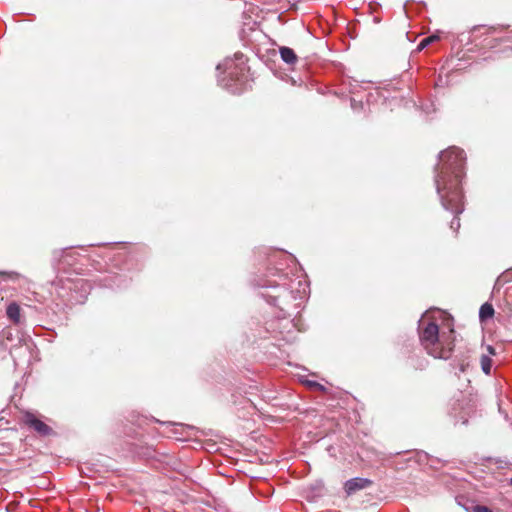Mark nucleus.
Returning a JSON list of instances; mask_svg holds the SVG:
<instances>
[{
	"instance_id": "1a4fd4ad",
	"label": "nucleus",
	"mask_w": 512,
	"mask_h": 512,
	"mask_svg": "<svg viewBox=\"0 0 512 512\" xmlns=\"http://www.w3.org/2000/svg\"><path fill=\"white\" fill-rule=\"evenodd\" d=\"M21 277V274L16 271H1L0 270V278L4 280L16 281Z\"/></svg>"
},
{
	"instance_id": "ddd939ff",
	"label": "nucleus",
	"mask_w": 512,
	"mask_h": 512,
	"mask_svg": "<svg viewBox=\"0 0 512 512\" xmlns=\"http://www.w3.org/2000/svg\"><path fill=\"white\" fill-rule=\"evenodd\" d=\"M309 385L313 386V387H315L317 389H323V386L321 384H319V383H316V382H310Z\"/></svg>"
},
{
	"instance_id": "9b49d317",
	"label": "nucleus",
	"mask_w": 512,
	"mask_h": 512,
	"mask_svg": "<svg viewBox=\"0 0 512 512\" xmlns=\"http://www.w3.org/2000/svg\"><path fill=\"white\" fill-rule=\"evenodd\" d=\"M473 512H493L490 508L487 506L482 505H476L473 507Z\"/></svg>"
},
{
	"instance_id": "dca6fc26",
	"label": "nucleus",
	"mask_w": 512,
	"mask_h": 512,
	"mask_svg": "<svg viewBox=\"0 0 512 512\" xmlns=\"http://www.w3.org/2000/svg\"><path fill=\"white\" fill-rule=\"evenodd\" d=\"M510 485H512V478L510 479Z\"/></svg>"
},
{
	"instance_id": "6e6552de",
	"label": "nucleus",
	"mask_w": 512,
	"mask_h": 512,
	"mask_svg": "<svg viewBox=\"0 0 512 512\" xmlns=\"http://www.w3.org/2000/svg\"><path fill=\"white\" fill-rule=\"evenodd\" d=\"M480 364L483 372L489 375L492 367V359L487 355H482L480 358Z\"/></svg>"
},
{
	"instance_id": "7ed1b4c3",
	"label": "nucleus",
	"mask_w": 512,
	"mask_h": 512,
	"mask_svg": "<svg viewBox=\"0 0 512 512\" xmlns=\"http://www.w3.org/2000/svg\"><path fill=\"white\" fill-rule=\"evenodd\" d=\"M23 423L29 428L33 429L40 436H49L53 434V429L39 419L32 412H25L23 415Z\"/></svg>"
},
{
	"instance_id": "39448f33",
	"label": "nucleus",
	"mask_w": 512,
	"mask_h": 512,
	"mask_svg": "<svg viewBox=\"0 0 512 512\" xmlns=\"http://www.w3.org/2000/svg\"><path fill=\"white\" fill-rule=\"evenodd\" d=\"M6 315L13 324H19L21 321L20 305L16 302H11L6 308Z\"/></svg>"
},
{
	"instance_id": "4468645a",
	"label": "nucleus",
	"mask_w": 512,
	"mask_h": 512,
	"mask_svg": "<svg viewBox=\"0 0 512 512\" xmlns=\"http://www.w3.org/2000/svg\"><path fill=\"white\" fill-rule=\"evenodd\" d=\"M487 350L490 354L494 355L495 354V349L492 347V346H487Z\"/></svg>"
},
{
	"instance_id": "0eeeda50",
	"label": "nucleus",
	"mask_w": 512,
	"mask_h": 512,
	"mask_svg": "<svg viewBox=\"0 0 512 512\" xmlns=\"http://www.w3.org/2000/svg\"><path fill=\"white\" fill-rule=\"evenodd\" d=\"M494 308L491 304L485 303L481 306L479 316L482 320L493 317Z\"/></svg>"
},
{
	"instance_id": "2eb2a0df",
	"label": "nucleus",
	"mask_w": 512,
	"mask_h": 512,
	"mask_svg": "<svg viewBox=\"0 0 512 512\" xmlns=\"http://www.w3.org/2000/svg\"><path fill=\"white\" fill-rule=\"evenodd\" d=\"M56 285H59V286H63L64 284V281L62 278H58L57 281L55 282Z\"/></svg>"
},
{
	"instance_id": "20e7f679",
	"label": "nucleus",
	"mask_w": 512,
	"mask_h": 512,
	"mask_svg": "<svg viewBox=\"0 0 512 512\" xmlns=\"http://www.w3.org/2000/svg\"><path fill=\"white\" fill-rule=\"evenodd\" d=\"M372 485V481L366 478H353L348 480L345 485L344 489L347 495H352L355 492L362 490L366 487H369Z\"/></svg>"
},
{
	"instance_id": "f8f14e48",
	"label": "nucleus",
	"mask_w": 512,
	"mask_h": 512,
	"mask_svg": "<svg viewBox=\"0 0 512 512\" xmlns=\"http://www.w3.org/2000/svg\"><path fill=\"white\" fill-rule=\"evenodd\" d=\"M76 285H81V287L83 286H89V284L87 283V281L83 280V279H80L76 282Z\"/></svg>"
},
{
	"instance_id": "f03ea898",
	"label": "nucleus",
	"mask_w": 512,
	"mask_h": 512,
	"mask_svg": "<svg viewBox=\"0 0 512 512\" xmlns=\"http://www.w3.org/2000/svg\"><path fill=\"white\" fill-rule=\"evenodd\" d=\"M453 330L449 335L440 334L439 327L434 322L422 323L420 326V341L427 353L434 358L448 359L453 350Z\"/></svg>"
},
{
	"instance_id": "9d476101",
	"label": "nucleus",
	"mask_w": 512,
	"mask_h": 512,
	"mask_svg": "<svg viewBox=\"0 0 512 512\" xmlns=\"http://www.w3.org/2000/svg\"><path fill=\"white\" fill-rule=\"evenodd\" d=\"M439 40V36L437 35H431V36H428L424 39L421 40V42L419 43L418 45V49L419 50H422L423 48H425L426 46L430 45L431 43L435 42V41H438Z\"/></svg>"
},
{
	"instance_id": "f257e3e1",
	"label": "nucleus",
	"mask_w": 512,
	"mask_h": 512,
	"mask_svg": "<svg viewBox=\"0 0 512 512\" xmlns=\"http://www.w3.org/2000/svg\"><path fill=\"white\" fill-rule=\"evenodd\" d=\"M440 171L436 178L437 193L442 206L459 215L464 210V196L461 187L464 177L465 155L464 151L452 147L443 151L440 155ZM455 232L460 228V220L457 216L450 223Z\"/></svg>"
},
{
	"instance_id": "423d86ee",
	"label": "nucleus",
	"mask_w": 512,
	"mask_h": 512,
	"mask_svg": "<svg viewBox=\"0 0 512 512\" xmlns=\"http://www.w3.org/2000/svg\"><path fill=\"white\" fill-rule=\"evenodd\" d=\"M279 52H280L281 59L285 63H287L289 65H294L297 63L298 57L293 49L283 46V47L279 48Z\"/></svg>"
}]
</instances>
